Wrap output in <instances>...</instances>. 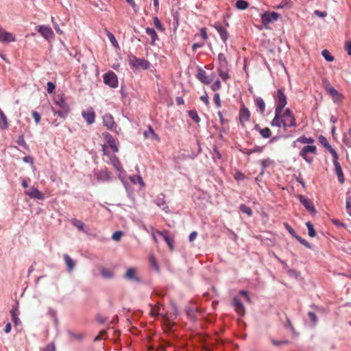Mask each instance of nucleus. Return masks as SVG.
Masks as SVG:
<instances>
[{
  "label": "nucleus",
  "instance_id": "43",
  "mask_svg": "<svg viewBox=\"0 0 351 351\" xmlns=\"http://www.w3.org/2000/svg\"><path fill=\"white\" fill-rule=\"evenodd\" d=\"M239 208L243 213L247 214L248 216L251 217L252 215V209L245 204H241Z\"/></svg>",
  "mask_w": 351,
  "mask_h": 351
},
{
  "label": "nucleus",
  "instance_id": "29",
  "mask_svg": "<svg viewBox=\"0 0 351 351\" xmlns=\"http://www.w3.org/2000/svg\"><path fill=\"white\" fill-rule=\"evenodd\" d=\"M217 71L223 80H227L230 78L228 67H218Z\"/></svg>",
  "mask_w": 351,
  "mask_h": 351
},
{
  "label": "nucleus",
  "instance_id": "38",
  "mask_svg": "<svg viewBox=\"0 0 351 351\" xmlns=\"http://www.w3.org/2000/svg\"><path fill=\"white\" fill-rule=\"evenodd\" d=\"M130 180L134 184L138 183L141 187L145 186V183L143 180V178L139 175L130 176Z\"/></svg>",
  "mask_w": 351,
  "mask_h": 351
},
{
  "label": "nucleus",
  "instance_id": "32",
  "mask_svg": "<svg viewBox=\"0 0 351 351\" xmlns=\"http://www.w3.org/2000/svg\"><path fill=\"white\" fill-rule=\"evenodd\" d=\"M64 259L68 271H72L75 267V263L73 260L67 254L64 255Z\"/></svg>",
  "mask_w": 351,
  "mask_h": 351
},
{
  "label": "nucleus",
  "instance_id": "35",
  "mask_svg": "<svg viewBox=\"0 0 351 351\" xmlns=\"http://www.w3.org/2000/svg\"><path fill=\"white\" fill-rule=\"evenodd\" d=\"M256 130L259 131L260 134L264 138H268L271 136V131L269 128H265L261 129L258 125H256Z\"/></svg>",
  "mask_w": 351,
  "mask_h": 351
},
{
  "label": "nucleus",
  "instance_id": "64",
  "mask_svg": "<svg viewBox=\"0 0 351 351\" xmlns=\"http://www.w3.org/2000/svg\"><path fill=\"white\" fill-rule=\"evenodd\" d=\"M345 49L349 56H351V41L346 43Z\"/></svg>",
  "mask_w": 351,
  "mask_h": 351
},
{
  "label": "nucleus",
  "instance_id": "59",
  "mask_svg": "<svg viewBox=\"0 0 351 351\" xmlns=\"http://www.w3.org/2000/svg\"><path fill=\"white\" fill-rule=\"evenodd\" d=\"M32 117H33V118H34V119L35 121V123L36 124H38L40 123V114L38 112H36V111H33L32 112Z\"/></svg>",
  "mask_w": 351,
  "mask_h": 351
},
{
  "label": "nucleus",
  "instance_id": "22",
  "mask_svg": "<svg viewBox=\"0 0 351 351\" xmlns=\"http://www.w3.org/2000/svg\"><path fill=\"white\" fill-rule=\"evenodd\" d=\"M53 102L56 106H58L60 108H70L69 106L66 104L65 101L64 94L59 95L56 98L53 99Z\"/></svg>",
  "mask_w": 351,
  "mask_h": 351
},
{
  "label": "nucleus",
  "instance_id": "15",
  "mask_svg": "<svg viewBox=\"0 0 351 351\" xmlns=\"http://www.w3.org/2000/svg\"><path fill=\"white\" fill-rule=\"evenodd\" d=\"M215 74H213L210 77L207 76L206 72L202 69H199V71L197 74V79L202 83L205 84H209L213 80Z\"/></svg>",
  "mask_w": 351,
  "mask_h": 351
},
{
  "label": "nucleus",
  "instance_id": "20",
  "mask_svg": "<svg viewBox=\"0 0 351 351\" xmlns=\"http://www.w3.org/2000/svg\"><path fill=\"white\" fill-rule=\"evenodd\" d=\"M125 278L131 281H138L139 278L137 276V269L134 267L128 268L125 274Z\"/></svg>",
  "mask_w": 351,
  "mask_h": 351
},
{
  "label": "nucleus",
  "instance_id": "63",
  "mask_svg": "<svg viewBox=\"0 0 351 351\" xmlns=\"http://www.w3.org/2000/svg\"><path fill=\"white\" fill-rule=\"evenodd\" d=\"M285 226L286 228V229L288 230V232L293 236H294L295 237V232L294 231V230L287 223H285Z\"/></svg>",
  "mask_w": 351,
  "mask_h": 351
},
{
  "label": "nucleus",
  "instance_id": "60",
  "mask_svg": "<svg viewBox=\"0 0 351 351\" xmlns=\"http://www.w3.org/2000/svg\"><path fill=\"white\" fill-rule=\"evenodd\" d=\"M320 143L326 148H328L330 145L329 144L328 140L324 136H321L319 138Z\"/></svg>",
  "mask_w": 351,
  "mask_h": 351
},
{
  "label": "nucleus",
  "instance_id": "56",
  "mask_svg": "<svg viewBox=\"0 0 351 351\" xmlns=\"http://www.w3.org/2000/svg\"><path fill=\"white\" fill-rule=\"evenodd\" d=\"M346 210L347 213L351 217V202H350V197H348L346 199Z\"/></svg>",
  "mask_w": 351,
  "mask_h": 351
},
{
  "label": "nucleus",
  "instance_id": "25",
  "mask_svg": "<svg viewBox=\"0 0 351 351\" xmlns=\"http://www.w3.org/2000/svg\"><path fill=\"white\" fill-rule=\"evenodd\" d=\"M150 313L153 316H164L165 311L163 306L161 304H158L155 306H152L150 311Z\"/></svg>",
  "mask_w": 351,
  "mask_h": 351
},
{
  "label": "nucleus",
  "instance_id": "12",
  "mask_svg": "<svg viewBox=\"0 0 351 351\" xmlns=\"http://www.w3.org/2000/svg\"><path fill=\"white\" fill-rule=\"evenodd\" d=\"M38 32L43 36L45 39L49 40L53 38V32L49 26L47 25H39L38 26Z\"/></svg>",
  "mask_w": 351,
  "mask_h": 351
},
{
  "label": "nucleus",
  "instance_id": "51",
  "mask_svg": "<svg viewBox=\"0 0 351 351\" xmlns=\"http://www.w3.org/2000/svg\"><path fill=\"white\" fill-rule=\"evenodd\" d=\"M343 143L348 147H351V132H350L348 135L344 136Z\"/></svg>",
  "mask_w": 351,
  "mask_h": 351
},
{
  "label": "nucleus",
  "instance_id": "55",
  "mask_svg": "<svg viewBox=\"0 0 351 351\" xmlns=\"http://www.w3.org/2000/svg\"><path fill=\"white\" fill-rule=\"evenodd\" d=\"M234 178L237 181H241L245 179V176L241 171H237L234 176Z\"/></svg>",
  "mask_w": 351,
  "mask_h": 351
},
{
  "label": "nucleus",
  "instance_id": "6",
  "mask_svg": "<svg viewBox=\"0 0 351 351\" xmlns=\"http://www.w3.org/2000/svg\"><path fill=\"white\" fill-rule=\"evenodd\" d=\"M323 82L325 90L331 97L333 102L340 103L343 99V95L333 88L327 80H323Z\"/></svg>",
  "mask_w": 351,
  "mask_h": 351
},
{
  "label": "nucleus",
  "instance_id": "24",
  "mask_svg": "<svg viewBox=\"0 0 351 351\" xmlns=\"http://www.w3.org/2000/svg\"><path fill=\"white\" fill-rule=\"evenodd\" d=\"M297 143L306 144V145H314L315 139L312 137H306L305 136H301L297 138V140L293 143V146H295Z\"/></svg>",
  "mask_w": 351,
  "mask_h": 351
},
{
  "label": "nucleus",
  "instance_id": "23",
  "mask_svg": "<svg viewBox=\"0 0 351 351\" xmlns=\"http://www.w3.org/2000/svg\"><path fill=\"white\" fill-rule=\"evenodd\" d=\"M333 165L335 167V173L338 177L339 182L341 184H343L345 180L341 167L338 161H335V162H333Z\"/></svg>",
  "mask_w": 351,
  "mask_h": 351
},
{
  "label": "nucleus",
  "instance_id": "8",
  "mask_svg": "<svg viewBox=\"0 0 351 351\" xmlns=\"http://www.w3.org/2000/svg\"><path fill=\"white\" fill-rule=\"evenodd\" d=\"M104 82L111 88H117L119 84L118 78L112 71H108L104 75Z\"/></svg>",
  "mask_w": 351,
  "mask_h": 351
},
{
  "label": "nucleus",
  "instance_id": "26",
  "mask_svg": "<svg viewBox=\"0 0 351 351\" xmlns=\"http://www.w3.org/2000/svg\"><path fill=\"white\" fill-rule=\"evenodd\" d=\"M51 111L53 112L54 115H58L65 119L70 112V108H61L60 110H56L53 107H51Z\"/></svg>",
  "mask_w": 351,
  "mask_h": 351
},
{
  "label": "nucleus",
  "instance_id": "62",
  "mask_svg": "<svg viewBox=\"0 0 351 351\" xmlns=\"http://www.w3.org/2000/svg\"><path fill=\"white\" fill-rule=\"evenodd\" d=\"M200 34H201V36H202V38L204 40H206L208 39L207 32H206V29L205 27H202L200 29Z\"/></svg>",
  "mask_w": 351,
  "mask_h": 351
},
{
  "label": "nucleus",
  "instance_id": "30",
  "mask_svg": "<svg viewBox=\"0 0 351 351\" xmlns=\"http://www.w3.org/2000/svg\"><path fill=\"white\" fill-rule=\"evenodd\" d=\"M254 101L256 106L259 110L260 112L262 114L264 113L265 110V104L264 100L261 97H257L255 98Z\"/></svg>",
  "mask_w": 351,
  "mask_h": 351
},
{
  "label": "nucleus",
  "instance_id": "37",
  "mask_svg": "<svg viewBox=\"0 0 351 351\" xmlns=\"http://www.w3.org/2000/svg\"><path fill=\"white\" fill-rule=\"evenodd\" d=\"M0 128H1V129L8 128L7 118L1 108H0Z\"/></svg>",
  "mask_w": 351,
  "mask_h": 351
},
{
  "label": "nucleus",
  "instance_id": "14",
  "mask_svg": "<svg viewBox=\"0 0 351 351\" xmlns=\"http://www.w3.org/2000/svg\"><path fill=\"white\" fill-rule=\"evenodd\" d=\"M103 136L106 141V143L108 144L109 147L112 149L113 152L117 153L119 152V147L113 138V136L108 132H105L103 134Z\"/></svg>",
  "mask_w": 351,
  "mask_h": 351
},
{
  "label": "nucleus",
  "instance_id": "28",
  "mask_svg": "<svg viewBox=\"0 0 351 351\" xmlns=\"http://www.w3.org/2000/svg\"><path fill=\"white\" fill-rule=\"evenodd\" d=\"M145 32L147 35L150 36L152 38L151 44L154 45L155 42L158 39V34L155 29L151 27H147L145 29Z\"/></svg>",
  "mask_w": 351,
  "mask_h": 351
},
{
  "label": "nucleus",
  "instance_id": "57",
  "mask_svg": "<svg viewBox=\"0 0 351 351\" xmlns=\"http://www.w3.org/2000/svg\"><path fill=\"white\" fill-rule=\"evenodd\" d=\"M122 234L121 231H116L112 234V239L114 241H119Z\"/></svg>",
  "mask_w": 351,
  "mask_h": 351
},
{
  "label": "nucleus",
  "instance_id": "33",
  "mask_svg": "<svg viewBox=\"0 0 351 351\" xmlns=\"http://www.w3.org/2000/svg\"><path fill=\"white\" fill-rule=\"evenodd\" d=\"M162 197H158L156 199V204L162 208V210H165V212L169 211V207L166 204L165 201L164 199V195H162Z\"/></svg>",
  "mask_w": 351,
  "mask_h": 351
},
{
  "label": "nucleus",
  "instance_id": "5",
  "mask_svg": "<svg viewBox=\"0 0 351 351\" xmlns=\"http://www.w3.org/2000/svg\"><path fill=\"white\" fill-rule=\"evenodd\" d=\"M129 64L131 68L134 70L148 69L150 66V63L143 58H138L134 56L129 57Z\"/></svg>",
  "mask_w": 351,
  "mask_h": 351
},
{
  "label": "nucleus",
  "instance_id": "45",
  "mask_svg": "<svg viewBox=\"0 0 351 351\" xmlns=\"http://www.w3.org/2000/svg\"><path fill=\"white\" fill-rule=\"evenodd\" d=\"M72 223L74 226H75L78 230L82 231L84 230V224L82 221L77 219H73L72 221Z\"/></svg>",
  "mask_w": 351,
  "mask_h": 351
},
{
  "label": "nucleus",
  "instance_id": "61",
  "mask_svg": "<svg viewBox=\"0 0 351 351\" xmlns=\"http://www.w3.org/2000/svg\"><path fill=\"white\" fill-rule=\"evenodd\" d=\"M200 99L208 106L209 105V98L207 93H205L204 95L200 97Z\"/></svg>",
  "mask_w": 351,
  "mask_h": 351
},
{
  "label": "nucleus",
  "instance_id": "58",
  "mask_svg": "<svg viewBox=\"0 0 351 351\" xmlns=\"http://www.w3.org/2000/svg\"><path fill=\"white\" fill-rule=\"evenodd\" d=\"M272 163H273V160H271L269 158H266L261 161V164H262L263 169L266 168L267 167H269Z\"/></svg>",
  "mask_w": 351,
  "mask_h": 351
},
{
  "label": "nucleus",
  "instance_id": "53",
  "mask_svg": "<svg viewBox=\"0 0 351 351\" xmlns=\"http://www.w3.org/2000/svg\"><path fill=\"white\" fill-rule=\"evenodd\" d=\"M47 88L48 93L51 94L55 90L56 86L53 82H49L47 84Z\"/></svg>",
  "mask_w": 351,
  "mask_h": 351
},
{
  "label": "nucleus",
  "instance_id": "31",
  "mask_svg": "<svg viewBox=\"0 0 351 351\" xmlns=\"http://www.w3.org/2000/svg\"><path fill=\"white\" fill-rule=\"evenodd\" d=\"M293 6L292 0H282L275 8L276 9H290Z\"/></svg>",
  "mask_w": 351,
  "mask_h": 351
},
{
  "label": "nucleus",
  "instance_id": "48",
  "mask_svg": "<svg viewBox=\"0 0 351 351\" xmlns=\"http://www.w3.org/2000/svg\"><path fill=\"white\" fill-rule=\"evenodd\" d=\"M295 238L297 239V240L301 243L303 245H304L305 247H306L307 248H309V249H311L312 246L311 245L310 243H308V241H306L305 239H302V237H298V236H295Z\"/></svg>",
  "mask_w": 351,
  "mask_h": 351
},
{
  "label": "nucleus",
  "instance_id": "10",
  "mask_svg": "<svg viewBox=\"0 0 351 351\" xmlns=\"http://www.w3.org/2000/svg\"><path fill=\"white\" fill-rule=\"evenodd\" d=\"M298 199L301 204L305 207V208L310 212L311 214H316L317 211L314 206L313 203L311 200H310L307 197H305L302 195H300L298 196Z\"/></svg>",
  "mask_w": 351,
  "mask_h": 351
},
{
  "label": "nucleus",
  "instance_id": "17",
  "mask_svg": "<svg viewBox=\"0 0 351 351\" xmlns=\"http://www.w3.org/2000/svg\"><path fill=\"white\" fill-rule=\"evenodd\" d=\"M250 118V112L245 108L242 107L239 112V120L243 128L245 127V123L249 121Z\"/></svg>",
  "mask_w": 351,
  "mask_h": 351
},
{
  "label": "nucleus",
  "instance_id": "13",
  "mask_svg": "<svg viewBox=\"0 0 351 351\" xmlns=\"http://www.w3.org/2000/svg\"><path fill=\"white\" fill-rule=\"evenodd\" d=\"M213 26L219 33L222 41L226 43L229 37V34L226 29L223 27L219 22L215 23Z\"/></svg>",
  "mask_w": 351,
  "mask_h": 351
},
{
  "label": "nucleus",
  "instance_id": "39",
  "mask_svg": "<svg viewBox=\"0 0 351 351\" xmlns=\"http://www.w3.org/2000/svg\"><path fill=\"white\" fill-rule=\"evenodd\" d=\"M235 6L239 10H244L249 7V3L245 0H238L236 2Z\"/></svg>",
  "mask_w": 351,
  "mask_h": 351
},
{
  "label": "nucleus",
  "instance_id": "4",
  "mask_svg": "<svg viewBox=\"0 0 351 351\" xmlns=\"http://www.w3.org/2000/svg\"><path fill=\"white\" fill-rule=\"evenodd\" d=\"M275 101L274 112L281 111L287 104V97L282 89H278L273 95Z\"/></svg>",
  "mask_w": 351,
  "mask_h": 351
},
{
  "label": "nucleus",
  "instance_id": "11",
  "mask_svg": "<svg viewBox=\"0 0 351 351\" xmlns=\"http://www.w3.org/2000/svg\"><path fill=\"white\" fill-rule=\"evenodd\" d=\"M82 116L89 125L93 124L95 121V112L90 106L82 112Z\"/></svg>",
  "mask_w": 351,
  "mask_h": 351
},
{
  "label": "nucleus",
  "instance_id": "16",
  "mask_svg": "<svg viewBox=\"0 0 351 351\" xmlns=\"http://www.w3.org/2000/svg\"><path fill=\"white\" fill-rule=\"evenodd\" d=\"M95 176L98 181L106 182L110 180V173L106 169L95 171Z\"/></svg>",
  "mask_w": 351,
  "mask_h": 351
},
{
  "label": "nucleus",
  "instance_id": "47",
  "mask_svg": "<svg viewBox=\"0 0 351 351\" xmlns=\"http://www.w3.org/2000/svg\"><path fill=\"white\" fill-rule=\"evenodd\" d=\"M101 274L105 278H110L113 276V274L111 271L104 268L101 269Z\"/></svg>",
  "mask_w": 351,
  "mask_h": 351
},
{
  "label": "nucleus",
  "instance_id": "54",
  "mask_svg": "<svg viewBox=\"0 0 351 351\" xmlns=\"http://www.w3.org/2000/svg\"><path fill=\"white\" fill-rule=\"evenodd\" d=\"M221 88V82L219 80H217L212 85H211V89L213 91L218 90Z\"/></svg>",
  "mask_w": 351,
  "mask_h": 351
},
{
  "label": "nucleus",
  "instance_id": "34",
  "mask_svg": "<svg viewBox=\"0 0 351 351\" xmlns=\"http://www.w3.org/2000/svg\"><path fill=\"white\" fill-rule=\"evenodd\" d=\"M105 32L112 46L116 49H119V45L115 36L108 29H106Z\"/></svg>",
  "mask_w": 351,
  "mask_h": 351
},
{
  "label": "nucleus",
  "instance_id": "21",
  "mask_svg": "<svg viewBox=\"0 0 351 351\" xmlns=\"http://www.w3.org/2000/svg\"><path fill=\"white\" fill-rule=\"evenodd\" d=\"M234 306L237 313L243 316L245 314V307L237 297L233 299Z\"/></svg>",
  "mask_w": 351,
  "mask_h": 351
},
{
  "label": "nucleus",
  "instance_id": "36",
  "mask_svg": "<svg viewBox=\"0 0 351 351\" xmlns=\"http://www.w3.org/2000/svg\"><path fill=\"white\" fill-rule=\"evenodd\" d=\"M218 60L219 64L218 67H228V62L224 54L219 53L218 55Z\"/></svg>",
  "mask_w": 351,
  "mask_h": 351
},
{
  "label": "nucleus",
  "instance_id": "19",
  "mask_svg": "<svg viewBox=\"0 0 351 351\" xmlns=\"http://www.w3.org/2000/svg\"><path fill=\"white\" fill-rule=\"evenodd\" d=\"M104 125L109 130H112L116 127L113 117L110 114H106L103 117Z\"/></svg>",
  "mask_w": 351,
  "mask_h": 351
},
{
  "label": "nucleus",
  "instance_id": "27",
  "mask_svg": "<svg viewBox=\"0 0 351 351\" xmlns=\"http://www.w3.org/2000/svg\"><path fill=\"white\" fill-rule=\"evenodd\" d=\"M158 234L160 235L165 240V241L167 243V244L169 245L171 250L173 249V239L169 237L167 231H158Z\"/></svg>",
  "mask_w": 351,
  "mask_h": 351
},
{
  "label": "nucleus",
  "instance_id": "3",
  "mask_svg": "<svg viewBox=\"0 0 351 351\" xmlns=\"http://www.w3.org/2000/svg\"><path fill=\"white\" fill-rule=\"evenodd\" d=\"M317 154V147L315 145L304 146L300 151L299 155L306 162L311 164L313 162L314 156Z\"/></svg>",
  "mask_w": 351,
  "mask_h": 351
},
{
  "label": "nucleus",
  "instance_id": "50",
  "mask_svg": "<svg viewBox=\"0 0 351 351\" xmlns=\"http://www.w3.org/2000/svg\"><path fill=\"white\" fill-rule=\"evenodd\" d=\"M328 151L332 156V162H335V161H338V155L336 151L330 146H329L328 148Z\"/></svg>",
  "mask_w": 351,
  "mask_h": 351
},
{
  "label": "nucleus",
  "instance_id": "49",
  "mask_svg": "<svg viewBox=\"0 0 351 351\" xmlns=\"http://www.w3.org/2000/svg\"><path fill=\"white\" fill-rule=\"evenodd\" d=\"M149 263H150V265L156 270V271H158L159 270V267L157 264V262L156 261V259L154 258V257L153 256H149Z\"/></svg>",
  "mask_w": 351,
  "mask_h": 351
},
{
  "label": "nucleus",
  "instance_id": "52",
  "mask_svg": "<svg viewBox=\"0 0 351 351\" xmlns=\"http://www.w3.org/2000/svg\"><path fill=\"white\" fill-rule=\"evenodd\" d=\"M213 101L215 103L217 108H220L221 106L220 95L219 93H215L213 97Z\"/></svg>",
  "mask_w": 351,
  "mask_h": 351
},
{
  "label": "nucleus",
  "instance_id": "40",
  "mask_svg": "<svg viewBox=\"0 0 351 351\" xmlns=\"http://www.w3.org/2000/svg\"><path fill=\"white\" fill-rule=\"evenodd\" d=\"M306 226L308 228V236L311 237H315L316 235V232L314 229L313 225L310 221H308L306 223Z\"/></svg>",
  "mask_w": 351,
  "mask_h": 351
},
{
  "label": "nucleus",
  "instance_id": "46",
  "mask_svg": "<svg viewBox=\"0 0 351 351\" xmlns=\"http://www.w3.org/2000/svg\"><path fill=\"white\" fill-rule=\"evenodd\" d=\"M154 24L158 30L164 31L165 29L162 26V24L157 16L154 18Z\"/></svg>",
  "mask_w": 351,
  "mask_h": 351
},
{
  "label": "nucleus",
  "instance_id": "1",
  "mask_svg": "<svg viewBox=\"0 0 351 351\" xmlns=\"http://www.w3.org/2000/svg\"><path fill=\"white\" fill-rule=\"evenodd\" d=\"M274 113V117L271 121L272 126L282 128L284 130H286L287 128H295L297 127L296 119L290 108Z\"/></svg>",
  "mask_w": 351,
  "mask_h": 351
},
{
  "label": "nucleus",
  "instance_id": "44",
  "mask_svg": "<svg viewBox=\"0 0 351 351\" xmlns=\"http://www.w3.org/2000/svg\"><path fill=\"white\" fill-rule=\"evenodd\" d=\"M189 115L195 123H198L199 122L200 119L195 110H190L189 112Z\"/></svg>",
  "mask_w": 351,
  "mask_h": 351
},
{
  "label": "nucleus",
  "instance_id": "7",
  "mask_svg": "<svg viewBox=\"0 0 351 351\" xmlns=\"http://www.w3.org/2000/svg\"><path fill=\"white\" fill-rule=\"evenodd\" d=\"M280 15L278 12H265L261 14V19L262 23L265 26H267V25H269L270 23L278 21L280 19Z\"/></svg>",
  "mask_w": 351,
  "mask_h": 351
},
{
  "label": "nucleus",
  "instance_id": "18",
  "mask_svg": "<svg viewBox=\"0 0 351 351\" xmlns=\"http://www.w3.org/2000/svg\"><path fill=\"white\" fill-rule=\"evenodd\" d=\"M25 194L33 199L43 200L45 198L43 194L36 187H32L30 190L26 191Z\"/></svg>",
  "mask_w": 351,
  "mask_h": 351
},
{
  "label": "nucleus",
  "instance_id": "9",
  "mask_svg": "<svg viewBox=\"0 0 351 351\" xmlns=\"http://www.w3.org/2000/svg\"><path fill=\"white\" fill-rule=\"evenodd\" d=\"M16 40V39L14 34L0 27V43L8 44Z\"/></svg>",
  "mask_w": 351,
  "mask_h": 351
},
{
  "label": "nucleus",
  "instance_id": "42",
  "mask_svg": "<svg viewBox=\"0 0 351 351\" xmlns=\"http://www.w3.org/2000/svg\"><path fill=\"white\" fill-rule=\"evenodd\" d=\"M322 55L325 58V60L328 62H332L334 60V57L331 55L330 51L327 49H324L322 51Z\"/></svg>",
  "mask_w": 351,
  "mask_h": 351
},
{
  "label": "nucleus",
  "instance_id": "2",
  "mask_svg": "<svg viewBox=\"0 0 351 351\" xmlns=\"http://www.w3.org/2000/svg\"><path fill=\"white\" fill-rule=\"evenodd\" d=\"M102 152H103L104 155L109 157L110 164L119 173V179L123 180V176L125 175V172L123 169L119 158L114 155H112V156L109 155L108 152V147L106 145H104L102 146Z\"/></svg>",
  "mask_w": 351,
  "mask_h": 351
},
{
  "label": "nucleus",
  "instance_id": "41",
  "mask_svg": "<svg viewBox=\"0 0 351 351\" xmlns=\"http://www.w3.org/2000/svg\"><path fill=\"white\" fill-rule=\"evenodd\" d=\"M11 315L12 317V321L16 325H19L21 324V321L18 317V310L17 308L12 309L11 311Z\"/></svg>",
  "mask_w": 351,
  "mask_h": 351
}]
</instances>
